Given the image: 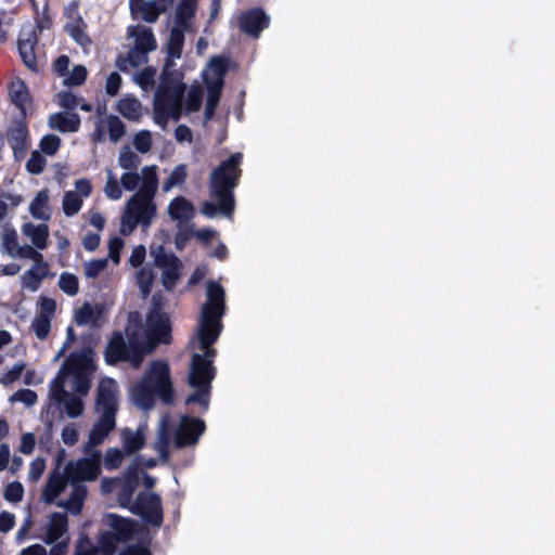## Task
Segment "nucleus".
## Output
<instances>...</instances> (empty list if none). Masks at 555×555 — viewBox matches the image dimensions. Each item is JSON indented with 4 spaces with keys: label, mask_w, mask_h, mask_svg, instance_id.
I'll return each instance as SVG.
<instances>
[{
    "label": "nucleus",
    "mask_w": 555,
    "mask_h": 555,
    "mask_svg": "<svg viewBox=\"0 0 555 555\" xmlns=\"http://www.w3.org/2000/svg\"><path fill=\"white\" fill-rule=\"evenodd\" d=\"M225 312V291L222 285L209 280L206 283V300L201 308V315L192 345L194 352L189 371V385L193 392L186 398V404H199L204 411L208 409L211 382L215 378L212 365L216 349L212 345L222 332L221 319Z\"/></svg>",
    "instance_id": "nucleus-1"
},
{
    "label": "nucleus",
    "mask_w": 555,
    "mask_h": 555,
    "mask_svg": "<svg viewBox=\"0 0 555 555\" xmlns=\"http://www.w3.org/2000/svg\"><path fill=\"white\" fill-rule=\"evenodd\" d=\"M170 331L169 319L157 304L144 322L139 312H132L126 327V338L120 333L112 336L105 350L106 361L109 364L124 361L138 369L158 344L170 343Z\"/></svg>",
    "instance_id": "nucleus-2"
},
{
    "label": "nucleus",
    "mask_w": 555,
    "mask_h": 555,
    "mask_svg": "<svg viewBox=\"0 0 555 555\" xmlns=\"http://www.w3.org/2000/svg\"><path fill=\"white\" fill-rule=\"evenodd\" d=\"M119 166L126 170L120 177V183L126 191L137 192L129 198L121 216L120 232L129 235L137 228L150 227L156 206L153 202L158 188L157 167L145 166L141 173L135 170L140 165V158L130 149H121L118 156Z\"/></svg>",
    "instance_id": "nucleus-3"
},
{
    "label": "nucleus",
    "mask_w": 555,
    "mask_h": 555,
    "mask_svg": "<svg viewBox=\"0 0 555 555\" xmlns=\"http://www.w3.org/2000/svg\"><path fill=\"white\" fill-rule=\"evenodd\" d=\"M101 472L100 452H90L88 457L68 462L64 470L56 467L50 473L42 490V501L51 504L69 487L70 493L67 500L56 502L57 506L65 508L73 515L80 514L87 495L83 481H92Z\"/></svg>",
    "instance_id": "nucleus-4"
},
{
    "label": "nucleus",
    "mask_w": 555,
    "mask_h": 555,
    "mask_svg": "<svg viewBox=\"0 0 555 555\" xmlns=\"http://www.w3.org/2000/svg\"><path fill=\"white\" fill-rule=\"evenodd\" d=\"M93 372L92 353L86 349L73 353L60 370L50 386V398L64 403L69 417H78L83 411V402L69 392L86 395L90 388V375Z\"/></svg>",
    "instance_id": "nucleus-5"
},
{
    "label": "nucleus",
    "mask_w": 555,
    "mask_h": 555,
    "mask_svg": "<svg viewBox=\"0 0 555 555\" xmlns=\"http://www.w3.org/2000/svg\"><path fill=\"white\" fill-rule=\"evenodd\" d=\"M138 486L137 468L129 466L119 478L103 479L101 488L103 493H116L122 507H128L133 514L140 515L147 524L160 526L163 509L160 498L152 492H142L134 502H131L133 492Z\"/></svg>",
    "instance_id": "nucleus-6"
},
{
    "label": "nucleus",
    "mask_w": 555,
    "mask_h": 555,
    "mask_svg": "<svg viewBox=\"0 0 555 555\" xmlns=\"http://www.w3.org/2000/svg\"><path fill=\"white\" fill-rule=\"evenodd\" d=\"M243 155L235 153L222 162L210 175V198L202 206V214L214 218L220 214L229 218L234 210L233 190L241 176L240 165Z\"/></svg>",
    "instance_id": "nucleus-7"
},
{
    "label": "nucleus",
    "mask_w": 555,
    "mask_h": 555,
    "mask_svg": "<svg viewBox=\"0 0 555 555\" xmlns=\"http://www.w3.org/2000/svg\"><path fill=\"white\" fill-rule=\"evenodd\" d=\"M204 421L182 415L179 421L170 427L169 415H163L157 427V436L153 442V450L158 454L159 461L168 464L170 461V448L184 449L193 448L199 441L205 431Z\"/></svg>",
    "instance_id": "nucleus-8"
},
{
    "label": "nucleus",
    "mask_w": 555,
    "mask_h": 555,
    "mask_svg": "<svg viewBox=\"0 0 555 555\" xmlns=\"http://www.w3.org/2000/svg\"><path fill=\"white\" fill-rule=\"evenodd\" d=\"M185 86L180 81L168 83L166 80L159 86L155 93L154 111L155 121L164 127L168 119L178 120L182 111L185 113L197 112L202 106L203 89L201 86H192L188 91L183 105L182 99Z\"/></svg>",
    "instance_id": "nucleus-9"
},
{
    "label": "nucleus",
    "mask_w": 555,
    "mask_h": 555,
    "mask_svg": "<svg viewBox=\"0 0 555 555\" xmlns=\"http://www.w3.org/2000/svg\"><path fill=\"white\" fill-rule=\"evenodd\" d=\"M156 395L163 402H171L172 385L169 366L160 360L152 362L145 375L130 390L133 403L143 410L152 409Z\"/></svg>",
    "instance_id": "nucleus-10"
},
{
    "label": "nucleus",
    "mask_w": 555,
    "mask_h": 555,
    "mask_svg": "<svg viewBox=\"0 0 555 555\" xmlns=\"http://www.w3.org/2000/svg\"><path fill=\"white\" fill-rule=\"evenodd\" d=\"M225 72L227 64L224 60L221 57H214L202 73L207 91L206 105L204 109V126L215 115V109L220 101Z\"/></svg>",
    "instance_id": "nucleus-11"
},
{
    "label": "nucleus",
    "mask_w": 555,
    "mask_h": 555,
    "mask_svg": "<svg viewBox=\"0 0 555 555\" xmlns=\"http://www.w3.org/2000/svg\"><path fill=\"white\" fill-rule=\"evenodd\" d=\"M56 309L55 300L48 297H40L38 301V311L31 322V330L38 339H46L51 331V321L54 318Z\"/></svg>",
    "instance_id": "nucleus-12"
},
{
    "label": "nucleus",
    "mask_w": 555,
    "mask_h": 555,
    "mask_svg": "<svg viewBox=\"0 0 555 555\" xmlns=\"http://www.w3.org/2000/svg\"><path fill=\"white\" fill-rule=\"evenodd\" d=\"M92 192L91 182L88 179H78L75 182V190L65 192L62 201L63 211L67 217L77 215L82 206L83 199Z\"/></svg>",
    "instance_id": "nucleus-13"
},
{
    "label": "nucleus",
    "mask_w": 555,
    "mask_h": 555,
    "mask_svg": "<svg viewBox=\"0 0 555 555\" xmlns=\"http://www.w3.org/2000/svg\"><path fill=\"white\" fill-rule=\"evenodd\" d=\"M119 404V387L116 380L105 377L100 380L96 389V411L117 412Z\"/></svg>",
    "instance_id": "nucleus-14"
},
{
    "label": "nucleus",
    "mask_w": 555,
    "mask_h": 555,
    "mask_svg": "<svg viewBox=\"0 0 555 555\" xmlns=\"http://www.w3.org/2000/svg\"><path fill=\"white\" fill-rule=\"evenodd\" d=\"M172 0H129L130 11L134 18H141L147 23H154L166 11L167 4Z\"/></svg>",
    "instance_id": "nucleus-15"
},
{
    "label": "nucleus",
    "mask_w": 555,
    "mask_h": 555,
    "mask_svg": "<svg viewBox=\"0 0 555 555\" xmlns=\"http://www.w3.org/2000/svg\"><path fill=\"white\" fill-rule=\"evenodd\" d=\"M155 264L162 269V282L164 287L171 289L179 279L180 260L176 256L165 254L160 250L155 256Z\"/></svg>",
    "instance_id": "nucleus-16"
},
{
    "label": "nucleus",
    "mask_w": 555,
    "mask_h": 555,
    "mask_svg": "<svg viewBox=\"0 0 555 555\" xmlns=\"http://www.w3.org/2000/svg\"><path fill=\"white\" fill-rule=\"evenodd\" d=\"M98 421L93 425L89 435V446L96 447L101 444L108 434L116 426V413L111 411H96Z\"/></svg>",
    "instance_id": "nucleus-17"
},
{
    "label": "nucleus",
    "mask_w": 555,
    "mask_h": 555,
    "mask_svg": "<svg viewBox=\"0 0 555 555\" xmlns=\"http://www.w3.org/2000/svg\"><path fill=\"white\" fill-rule=\"evenodd\" d=\"M269 16L260 9H253L240 17V28L246 34L258 37L269 26Z\"/></svg>",
    "instance_id": "nucleus-18"
},
{
    "label": "nucleus",
    "mask_w": 555,
    "mask_h": 555,
    "mask_svg": "<svg viewBox=\"0 0 555 555\" xmlns=\"http://www.w3.org/2000/svg\"><path fill=\"white\" fill-rule=\"evenodd\" d=\"M146 425L141 424L137 429L124 428L120 430V441L127 455L138 453L146 442Z\"/></svg>",
    "instance_id": "nucleus-19"
},
{
    "label": "nucleus",
    "mask_w": 555,
    "mask_h": 555,
    "mask_svg": "<svg viewBox=\"0 0 555 555\" xmlns=\"http://www.w3.org/2000/svg\"><path fill=\"white\" fill-rule=\"evenodd\" d=\"M67 516L64 513H53L50 515L49 520L44 527L43 540L48 544H53L62 541L67 535Z\"/></svg>",
    "instance_id": "nucleus-20"
},
{
    "label": "nucleus",
    "mask_w": 555,
    "mask_h": 555,
    "mask_svg": "<svg viewBox=\"0 0 555 555\" xmlns=\"http://www.w3.org/2000/svg\"><path fill=\"white\" fill-rule=\"evenodd\" d=\"M168 215L171 220L183 224L195 216L194 205L183 196L175 197L168 205Z\"/></svg>",
    "instance_id": "nucleus-21"
},
{
    "label": "nucleus",
    "mask_w": 555,
    "mask_h": 555,
    "mask_svg": "<svg viewBox=\"0 0 555 555\" xmlns=\"http://www.w3.org/2000/svg\"><path fill=\"white\" fill-rule=\"evenodd\" d=\"M36 37L33 30L22 33L18 40V50L24 64L31 69L37 72L39 64L35 54Z\"/></svg>",
    "instance_id": "nucleus-22"
},
{
    "label": "nucleus",
    "mask_w": 555,
    "mask_h": 555,
    "mask_svg": "<svg viewBox=\"0 0 555 555\" xmlns=\"http://www.w3.org/2000/svg\"><path fill=\"white\" fill-rule=\"evenodd\" d=\"M48 272L49 266L44 260L34 262L31 268L22 275V286L28 291L36 292L40 287L41 281L48 275Z\"/></svg>",
    "instance_id": "nucleus-23"
},
{
    "label": "nucleus",
    "mask_w": 555,
    "mask_h": 555,
    "mask_svg": "<svg viewBox=\"0 0 555 555\" xmlns=\"http://www.w3.org/2000/svg\"><path fill=\"white\" fill-rule=\"evenodd\" d=\"M128 35L134 39V48L146 53L156 49V40L151 28L142 25L130 26Z\"/></svg>",
    "instance_id": "nucleus-24"
},
{
    "label": "nucleus",
    "mask_w": 555,
    "mask_h": 555,
    "mask_svg": "<svg viewBox=\"0 0 555 555\" xmlns=\"http://www.w3.org/2000/svg\"><path fill=\"white\" fill-rule=\"evenodd\" d=\"M22 232L31 241L37 249L42 250L47 248L49 237V228L47 224H34L28 222L22 227Z\"/></svg>",
    "instance_id": "nucleus-25"
},
{
    "label": "nucleus",
    "mask_w": 555,
    "mask_h": 555,
    "mask_svg": "<svg viewBox=\"0 0 555 555\" xmlns=\"http://www.w3.org/2000/svg\"><path fill=\"white\" fill-rule=\"evenodd\" d=\"M104 306L101 304H85L75 312V321L78 325H96L104 313Z\"/></svg>",
    "instance_id": "nucleus-26"
},
{
    "label": "nucleus",
    "mask_w": 555,
    "mask_h": 555,
    "mask_svg": "<svg viewBox=\"0 0 555 555\" xmlns=\"http://www.w3.org/2000/svg\"><path fill=\"white\" fill-rule=\"evenodd\" d=\"M49 125L62 132H75L79 128L80 118L75 113H55L49 117Z\"/></svg>",
    "instance_id": "nucleus-27"
},
{
    "label": "nucleus",
    "mask_w": 555,
    "mask_h": 555,
    "mask_svg": "<svg viewBox=\"0 0 555 555\" xmlns=\"http://www.w3.org/2000/svg\"><path fill=\"white\" fill-rule=\"evenodd\" d=\"M106 524L113 529L117 540H127L135 531V524L132 520L115 514L106 516Z\"/></svg>",
    "instance_id": "nucleus-28"
},
{
    "label": "nucleus",
    "mask_w": 555,
    "mask_h": 555,
    "mask_svg": "<svg viewBox=\"0 0 555 555\" xmlns=\"http://www.w3.org/2000/svg\"><path fill=\"white\" fill-rule=\"evenodd\" d=\"M188 27L175 25L170 31V37L167 44L168 60L166 66H170V62L180 59L182 54V47L184 41V31Z\"/></svg>",
    "instance_id": "nucleus-29"
},
{
    "label": "nucleus",
    "mask_w": 555,
    "mask_h": 555,
    "mask_svg": "<svg viewBox=\"0 0 555 555\" xmlns=\"http://www.w3.org/2000/svg\"><path fill=\"white\" fill-rule=\"evenodd\" d=\"M30 215L38 220L47 221L51 217L49 207V195L46 190L37 193L29 205Z\"/></svg>",
    "instance_id": "nucleus-30"
},
{
    "label": "nucleus",
    "mask_w": 555,
    "mask_h": 555,
    "mask_svg": "<svg viewBox=\"0 0 555 555\" xmlns=\"http://www.w3.org/2000/svg\"><path fill=\"white\" fill-rule=\"evenodd\" d=\"M27 129L23 124H17L9 130L8 140L16 157L23 156L26 150Z\"/></svg>",
    "instance_id": "nucleus-31"
},
{
    "label": "nucleus",
    "mask_w": 555,
    "mask_h": 555,
    "mask_svg": "<svg viewBox=\"0 0 555 555\" xmlns=\"http://www.w3.org/2000/svg\"><path fill=\"white\" fill-rule=\"evenodd\" d=\"M118 112L127 119L138 120L142 115V105L133 96L126 95L118 103Z\"/></svg>",
    "instance_id": "nucleus-32"
},
{
    "label": "nucleus",
    "mask_w": 555,
    "mask_h": 555,
    "mask_svg": "<svg viewBox=\"0 0 555 555\" xmlns=\"http://www.w3.org/2000/svg\"><path fill=\"white\" fill-rule=\"evenodd\" d=\"M137 284L141 291L142 297L146 298L152 289V284L155 278L153 269L146 264L137 269L134 274Z\"/></svg>",
    "instance_id": "nucleus-33"
},
{
    "label": "nucleus",
    "mask_w": 555,
    "mask_h": 555,
    "mask_svg": "<svg viewBox=\"0 0 555 555\" xmlns=\"http://www.w3.org/2000/svg\"><path fill=\"white\" fill-rule=\"evenodd\" d=\"M197 7V0H180L177 13L176 25L189 27V21L194 16Z\"/></svg>",
    "instance_id": "nucleus-34"
},
{
    "label": "nucleus",
    "mask_w": 555,
    "mask_h": 555,
    "mask_svg": "<svg viewBox=\"0 0 555 555\" xmlns=\"http://www.w3.org/2000/svg\"><path fill=\"white\" fill-rule=\"evenodd\" d=\"M16 247H18L17 233L13 227L5 224L1 231L0 251L5 253L11 257Z\"/></svg>",
    "instance_id": "nucleus-35"
},
{
    "label": "nucleus",
    "mask_w": 555,
    "mask_h": 555,
    "mask_svg": "<svg viewBox=\"0 0 555 555\" xmlns=\"http://www.w3.org/2000/svg\"><path fill=\"white\" fill-rule=\"evenodd\" d=\"M186 179V166L185 165H179L175 167L170 173L168 175L167 179L163 183V191L165 193L170 192L175 188L181 186Z\"/></svg>",
    "instance_id": "nucleus-36"
},
{
    "label": "nucleus",
    "mask_w": 555,
    "mask_h": 555,
    "mask_svg": "<svg viewBox=\"0 0 555 555\" xmlns=\"http://www.w3.org/2000/svg\"><path fill=\"white\" fill-rule=\"evenodd\" d=\"M10 96L12 102L24 113L28 101V91L23 81L15 80L11 83Z\"/></svg>",
    "instance_id": "nucleus-37"
},
{
    "label": "nucleus",
    "mask_w": 555,
    "mask_h": 555,
    "mask_svg": "<svg viewBox=\"0 0 555 555\" xmlns=\"http://www.w3.org/2000/svg\"><path fill=\"white\" fill-rule=\"evenodd\" d=\"M157 72L154 67H145L133 77L134 82L144 91L152 90L156 82Z\"/></svg>",
    "instance_id": "nucleus-38"
},
{
    "label": "nucleus",
    "mask_w": 555,
    "mask_h": 555,
    "mask_svg": "<svg viewBox=\"0 0 555 555\" xmlns=\"http://www.w3.org/2000/svg\"><path fill=\"white\" fill-rule=\"evenodd\" d=\"M104 124L107 126V132L112 142L116 143L125 134V126L117 116H104Z\"/></svg>",
    "instance_id": "nucleus-39"
},
{
    "label": "nucleus",
    "mask_w": 555,
    "mask_h": 555,
    "mask_svg": "<svg viewBox=\"0 0 555 555\" xmlns=\"http://www.w3.org/2000/svg\"><path fill=\"white\" fill-rule=\"evenodd\" d=\"M67 33L73 37V39L78 42L80 46H87L89 43V38L85 34V25L80 17L73 20L67 23L65 26Z\"/></svg>",
    "instance_id": "nucleus-40"
},
{
    "label": "nucleus",
    "mask_w": 555,
    "mask_h": 555,
    "mask_svg": "<svg viewBox=\"0 0 555 555\" xmlns=\"http://www.w3.org/2000/svg\"><path fill=\"white\" fill-rule=\"evenodd\" d=\"M146 62V52L139 50L137 48H133L129 51L127 59L119 60L118 67L126 72L131 67H138L141 64Z\"/></svg>",
    "instance_id": "nucleus-41"
},
{
    "label": "nucleus",
    "mask_w": 555,
    "mask_h": 555,
    "mask_svg": "<svg viewBox=\"0 0 555 555\" xmlns=\"http://www.w3.org/2000/svg\"><path fill=\"white\" fill-rule=\"evenodd\" d=\"M108 266V260L103 259H94L83 262V275L86 279H96L101 276V274L106 270Z\"/></svg>",
    "instance_id": "nucleus-42"
},
{
    "label": "nucleus",
    "mask_w": 555,
    "mask_h": 555,
    "mask_svg": "<svg viewBox=\"0 0 555 555\" xmlns=\"http://www.w3.org/2000/svg\"><path fill=\"white\" fill-rule=\"evenodd\" d=\"M122 188L124 186L121 185L120 181H118L115 175L111 170H108L106 183L104 186L105 195L112 201H118L119 198H121Z\"/></svg>",
    "instance_id": "nucleus-43"
},
{
    "label": "nucleus",
    "mask_w": 555,
    "mask_h": 555,
    "mask_svg": "<svg viewBox=\"0 0 555 555\" xmlns=\"http://www.w3.org/2000/svg\"><path fill=\"white\" fill-rule=\"evenodd\" d=\"M115 543H101V547L92 548L88 544H81L75 555H112L115 551Z\"/></svg>",
    "instance_id": "nucleus-44"
},
{
    "label": "nucleus",
    "mask_w": 555,
    "mask_h": 555,
    "mask_svg": "<svg viewBox=\"0 0 555 555\" xmlns=\"http://www.w3.org/2000/svg\"><path fill=\"white\" fill-rule=\"evenodd\" d=\"M126 453L118 448H109L106 450L104 455V466L106 469H116L120 466L124 461Z\"/></svg>",
    "instance_id": "nucleus-45"
},
{
    "label": "nucleus",
    "mask_w": 555,
    "mask_h": 555,
    "mask_svg": "<svg viewBox=\"0 0 555 555\" xmlns=\"http://www.w3.org/2000/svg\"><path fill=\"white\" fill-rule=\"evenodd\" d=\"M60 288L69 296H74L78 293L79 284L76 275L64 272L59 279Z\"/></svg>",
    "instance_id": "nucleus-46"
},
{
    "label": "nucleus",
    "mask_w": 555,
    "mask_h": 555,
    "mask_svg": "<svg viewBox=\"0 0 555 555\" xmlns=\"http://www.w3.org/2000/svg\"><path fill=\"white\" fill-rule=\"evenodd\" d=\"M22 203L20 195L4 193L0 195V221L8 215L10 208H15Z\"/></svg>",
    "instance_id": "nucleus-47"
},
{
    "label": "nucleus",
    "mask_w": 555,
    "mask_h": 555,
    "mask_svg": "<svg viewBox=\"0 0 555 555\" xmlns=\"http://www.w3.org/2000/svg\"><path fill=\"white\" fill-rule=\"evenodd\" d=\"M87 78V69L81 65H76L64 78V85L66 86H79Z\"/></svg>",
    "instance_id": "nucleus-48"
},
{
    "label": "nucleus",
    "mask_w": 555,
    "mask_h": 555,
    "mask_svg": "<svg viewBox=\"0 0 555 555\" xmlns=\"http://www.w3.org/2000/svg\"><path fill=\"white\" fill-rule=\"evenodd\" d=\"M12 258L20 257L30 259L34 262H40L43 260L42 254H40L37 248L29 245H24L16 247L15 251L11 256Z\"/></svg>",
    "instance_id": "nucleus-49"
},
{
    "label": "nucleus",
    "mask_w": 555,
    "mask_h": 555,
    "mask_svg": "<svg viewBox=\"0 0 555 555\" xmlns=\"http://www.w3.org/2000/svg\"><path fill=\"white\" fill-rule=\"evenodd\" d=\"M10 401L31 406L37 402V393L30 389H20L10 397Z\"/></svg>",
    "instance_id": "nucleus-50"
},
{
    "label": "nucleus",
    "mask_w": 555,
    "mask_h": 555,
    "mask_svg": "<svg viewBox=\"0 0 555 555\" xmlns=\"http://www.w3.org/2000/svg\"><path fill=\"white\" fill-rule=\"evenodd\" d=\"M60 144L61 140L59 137L54 134H48L41 139L40 149L48 155H54L57 152Z\"/></svg>",
    "instance_id": "nucleus-51"
},
{
    "label": "nucleus",
    "mask_w": 555,
    "mask_h": 555,
    "mask_svg": "<svg viewBox=\"0 0 555 555\" xmlns=\"http://www.w3.org/2000/svg\"><path fill=\"white\" fill-rule=\"evenodd\" d=\"M24 488L21 482H10L4 491L5 500L10 502H20L23 499Z\"/></svg>",
    "instance_id": "nucleus-52"
},
{
    "label": "nucleus",
    "mask_w": 555,
    "mask_h": 555,
    "mask_svg": "<svg viewBox=\"0 0 555 555\" xmlns=\"http://www.w3.org/2000/svg\"><path fill=\"white\" fill-rule=\"evenodd\" d=\"M25 369L24 362L15 363L12 369L7 371L0 378V383L3 385H10L17 380Z\"/></svg>",
    "instance_id": "nucleus-53"
},
{
    "label": "nucleus",
    "mask_w": 555,
    "mask_h": 555,
    "mask_svg": "<svg viewBox=\"0 0 555 555\" xmlns=\"http://www.w3.org/2000/svg\"><path fill=\"white\" fill-rule=\"evenodd\" d=\"M46 469V461L42 457H36L29 465L28 479L36 482L40 479Z\"/></svg>",
    "instance_id": "nucleus-54"
},
{
    "label": "nucleus",
    "mask_w": 555,
    "mask_h": 555,
    "mask_svg": "<svg viewBox=\"0 0 555 555\" xmlns=\"http://www.w3.org/2000/svg\"><path fill=\"white\" fill-rule=\"evenodd\" d=\"M124 241L118 236L111 238L108 243V258L115 264H118L120 261V251L124 247Z\"/></svg>",
    "instance_id": "nucleus-55"
},
{
    "label": "nucleus",
    "mask_w": 555,
    "mask_h": 555,
    "mask_svg": "<svg viewBox=\"0 0 555 555\" xmlns=\"http://www.w3.org/2000/svg\"><path fill=\"white\" fill-rule=\"evenodd\" d=\"M152 144L151 132L140 131L133 139V145L140 153H146Z\"/></svg>",
    "instance_id": "nucleus-56"
},
{
    "label": "nucleus",
    "mask_w": 555,
    "mask_h": 555,
    "mask_svg": "<svg viewBox=\"0 0 555 555\" xmlns=\"http://www.w3.org/2000/svg\"><path fill=\"white\" fill-rule=\"evenodd\" d=\"M56 99H57L59 105L68 111H73L78 106V99L76 98L75 94H73L69 91L60 92L56 95Z\"/></svg>",
    "instance_id": "nucleus-57"
},
{
    "label": "nucleus",
    "mask_w": 555,
    "mask_h": 555,
    "mask_svg": "<svg viewBox=\"0 0 555 555\" xmlns=\"http://www.w3.org/2000/svg\"><path fill=\"white\" fill-rule=\"evenodd\" d=\"M46 166V159L38 153L33 152L27 162V169L31 173H40Z\"/></svg>",
    "instance_id": "nucleus-58"
},
{
    "label": "nucleus",
    "mask_w": 555,
    "mask_h": 555,
    "mask_svg": "<svg viewBox=\"0 0 555 555\" xmlns=\"http://www.w3.org/2000/svg\"><path fill=\"white\" fill-rule=\"evenodd\" d=\"M62 441L66 446H74L78 441V430L74 424H67L61 433Z\"/></svg>",
    "instance_id": "nucleus-59"
},
{
    "label": "nucleus",
    "mask_w": 555,
    "mask_h": 555,
    "mask_svg": "<svg viewBox=\"0 0 555 555\" xmlns=\"http://www.w3.org/2000/svg\"><path fill=\"white\" fill-rule=\"evenodd\" d=\"M146 249L143 245H138L132 249V253L129 257V263L133 268L143 267V262L145 260Z\"/></svg>",
    "instance_id": "nucleus-60"
},
{
    "label": "nucleus",
    "mask_w": 555,
    "mask_h": 555,
    "mask_svg": "<svg viewBox=\"0 0 555 555\" xmlns=\"http://www.w3.org/2000/svg\"><path fill=\"white\" fill-rule=\"evenodd\" d=\"M121 85V77L117 73H111L106 79L105 91L108 95L114 96L118 93Z\"/></svg>",
    "instance_id": "nucleus-61"
},
{
    "label": "nucleus",
    "mask_w": 555,
    "mask_h": 555,
    "mask_svg": "<svg viewBox=\"0 0 555 555\" xmlns=\"http://www.w3.org/2000/svg\"><path fill=\"white\" fill-rule=\"evenodd\" d=\"M35 444H36V438L34 436V434L25 433L22 436L21 446H20L18 450L21 453L28 455L34 451Z\"/></svg>",
    "instance_id": "nucleus-62"
},
{
    "label": "nucleus",
    "mask_w": 555,
    "mask_h": 555,
    "mask_svg": "<svg viewBox=\"0 0 555 555\" xmlns=\"http://www.w3.org/2000/svg\"><path fill=\"white\" fill-rule=\"evenodd\" d=\"M107 126L104 124V116H99L95 122V130L92 134L94 142L102 143L106 139Z\"/></svg>",
    "instance_id": "nucleus-63"
},
{
    "label": "nucleus",
    "mask_w": 555,
    "mask_h": 555,
    "mask_svg": "<svg viewBox=\"0 0 555 555\" xmlns=\"http://www.w3.org/2000/svg\"><path fill=\"white\" fill-rule=\"evenodd\" d=\"M15 517L13 514L3 512L0 514V532H8L14 526Z\"/></svg>",
    "instance_id": "nucleus-64"
}]
</instances>
